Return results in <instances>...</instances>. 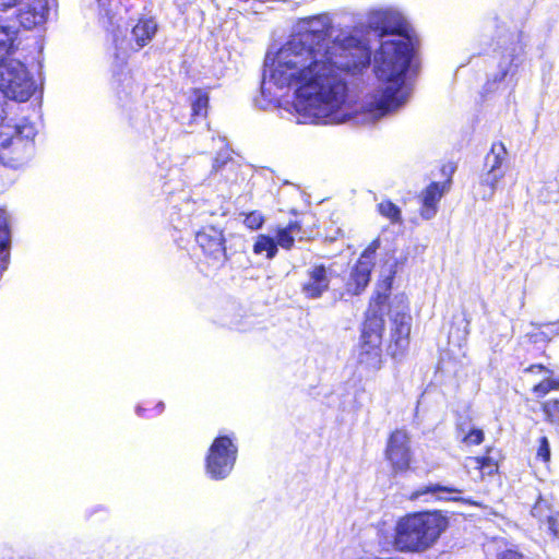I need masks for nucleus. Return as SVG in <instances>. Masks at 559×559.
I'll return each mask as SVG.
<instances>
[{
  "instance_id": "obj_1",
  "label": "nucleus",
  "mask_w": 559,
  "mask_h": 559,
  "mask_svg": "<svg viewBox=\"0 0 559 559\" xmlns=\"http://www.w3.org/2000/svg\"><path fill=\"white\" fill-rule=\"evenodd\" d=\"M333 33L326 14L302 19L270 64V79L276 86L296 87L288 111L297 123L359 121L347 94L346 76L367 69L371 52L350 33Z\"/></svg>"
},
{
  "instance_id": "obj_2",
  "label": "nucleus",
  "mask_w": 559,
  "mask_h": 559,
  "mask_svg": "<svg viewBox=\"0 0 559 559\" xmlns=\"http://www.w3.org/2000/svg\"><path fill=\"white\" fill-rule=\"evenodd\" d=\"M369 25L379 32L380 50L374 57L378 88L360 106L359 121L376 122L403 106L411 95L405 73L411 66L414 43L404 17L393 10L373 11Z\"/></svg>"
},
{
  "instance_id": "obj_3",
  "label": "nucleus",
  "mask_w": 559,
  "mask_h": 559,
  "mask_svg": "<svg viewBox=\"0 0 559 559\" xmlns=\"http://www.w3.org/2000/svg\"><path fill=\"white\" fill-rule=\"evenodd\" d=\"M447 527L448 520L440 512L408 514L396 523L394 545L401 551H425L438 540Z\"/></svg>"
},
{
  "instance_id": "obj_4",
  "label": "nucleus",
  "mask_w": 559,
  "mask_h": 559,
  "mask_svg": "<svg viewBox=\"0 0 559 559\" xmlns=\"http://www.w3.org/2000/svg\"><path fill=\"white\" fill-rule=\"evenodd\" d=\"M36 90L35 82L24 63L17 59H10L0 67L1 97L15 102H26Z\"/></svg>"
},
{
  "instance_id": "obj_5",
  "label": "nucleus",
  "mask_w": 559,
  "mask_h": 559,
  "mask_svg": "<svg viewBox=\"0 0 559 559\" xmlns=\"http://www.w3.org/2000/svg\"><path fill=\"white\" fill-rule=\"evenodd\" d=\"M237 447L226 436L217 437L210 447L205 469L212 479L226 478L234 468L237 459Z\"/></svg>"
},
{
  "instance_id": "obj_6",
  "label": "nucleus",
  "mask_w": 559,
  "mask_h": 559,
  "mask_svg": "<svg viewBox=\"0 0 559 559\" xmlns=\"http://www.w3.org/2000/svg\"><path fill=\"white\" fill-rule=\"evenodd\" d=\"M337 277L338 273L334 263H310L305 270L304 278L300 283V293L307 299H319L330 290L334 280Z\"/></svg>"
},
{
  "instance_id": "obj_7",
  "label": "nucleus",
  "mask_w": 559,
  "mask_h": 559,
  "mask_svg": "<svg viewBox=\"0 0 559 559\" xmlns=\"http://www.w3.org/2000/svg\"><path fill=\"white\" fill-rule=\"evenodd\" d=\"M15 130L10 124L0 128V159L12 168L25 164L34 153V143L14 138Z\"/></svg>"
},
{
  "instance_id": "obj_8",
  "label": "nucleus",
  "mask_w": 559,
  "mask_h": 559,
  "mask_svg": "<svg viewBox=\"0 0 559 559\" xmlns=\"http://www.w3.org/2000/svg\"><path fill=\"white\" fill-rule=\"evenodd\" d=\"M380 247V240L374 239L361 253L356 265L350 272L346 289L352 295H359L369 284L371 270L374 265L376 251Z\"/></svg>"
},
{
  "instance_id": "obj_9",
  "label": "nucleus",
  "mask_w": 559,
  "mask_h": 559,
  "mask_svg": "<svg viewBox=\"0 0 559 559\" xmlns=\"http://www.w3.org/2000/svg\"><path fill=\"white\" fill-rule=\"evenodd\" d=\"M385 457L394 474L404 473L409 468L412 452L409 437L405 430L397 429L391 433L386 443Z\"/></svg>"
},
{
  "instance_id": "obj_10",
  "label": "nucleus",
  "mask_w": 559,
  "mask_h": 559,
  "mask_svg": "<svg viewBox=\"0 0 559 559\" xmlns=\"http://www.w3.org/2000/svg\"><path fill=\"white\" fill-rule=\"evenodd\" d=\"M522 33H510L499 39L498 49L501 55L498 66L499 72L493 75L492 83L503 81L508 75L513 61L523 52L524 44L522 41Z\"/></svg>"
},
{
  "instance_id": "obj_11",
  "label": "nucleus",
  "mask_w": 559,
  "mask_h": 559,
  "mask_svg": "<svg viewBox=\"0 0 559 559\" xmlns=\"http://www.w3.org/2000/svg\"><path fill=\"white\" fill-rule=\"evenodd\" d=\"M195 241L203 252L218 263L226 260L223 231L214 226H209L195 234Z\"/></svg>"
},
{
  "instance_id": "obj_12",
  "label": "nucleus",
  "mask_w": 559,
  "mask_h": 559,
  "mask_svg": "<svg viewBox=\"0 0 559 559\" xmlns=\"http://www.w3.org/2000/svg\"><path fill=\"white\" fill-rule=\"evenodd\" d=\"M391 335L395 345L393 356H397L399 352L403 353L408 346V336L411 333L412 317L405 311V307L401 310H391Z\"/></svg>"
},
{
  "instance_id": "obj_13",
  "label": "nucleus",
  "mask_w": 559,
  "mask_h": 559,
  "mask_svg": "<svg viewBox=\"0 0 559 559\" xmlns=\"http://www.w3.org/2000/svg\"><path fill=\"white\" fill-rule=\"evenodd\" d=\"M238 179L237 164L230 157L228 152H221L212 165V171L209 177L211 183H234Z\"/></svg>"
},
{
  "instance_id": "obj_14",
  "label": "nucleus",
  "mask_w": 559,
  "mask_h": 559,
  "mask_svg": "<svg viewBox=\"0 0 559 559\" xmlns=\"http://www.w3.org/2000/svg\"><path fill=\"white\" fill-rule=\"evenodd\" d=\"M450 181L443 183L431 182L421 193L423 207L420 215L425 219L435 217L438 211V203L443 194L449 190Z\"/></svg>"
},
{
  "instance_id": "obj_15",
  "label": "nucleus",
  "mask_w": 559,
  "mask_h": 559,
  "mask_svg": "<svg viewBox=\"0 0 559 559\" xmlns=\"http://www.w3.org/2000/svg\"><path fill=\"white\" fill-rule=\"evenodd\" d=\"M464 468L473 480L478 481L485 476L493 475L498 471V463L489 455L468 456L464 461Z\"/></svg>"
},
{
  "instance_id": "obj_16",
  "label": "nucleus",
  "mask_w": 559,
  "mask_h": 559,
  "mask_svg": "<svg viewBox=\"0 0 559 559\" xmlns=\"http://www.w3.org/2000/svg\"><path fill=\"white\" fill-rule=\"evenodd\" d=\"M380 345L381 342L376 335L370 341L361 340L357 356L358 364L369 370L380 369L382 361Z\"/></svg>"
},
{
  "instance_id": "obj_17",
  "label": "nucleus",
  "mask_w": 559,
  "mask_h": 559,
  "mask_svg": "<svg viewBox=\"0 0 559 559\" xmlns=\"http://www.w3.org/2000/svg\"><path fill=\"white\" fill-rule=\"evenodd\" d=\"M532 515L536 518L540 523L546 524L548 532L554 537H559V512L555 510L547 500L539 498L532 508Z\"/></svg>"
},
{
  "instance_id": "obj_18",
  "label": "nucleus",
  "mask_w": 559,
  "mask_h": 559,
  "mask_svg": "<svg viewBox=\"0 0 559 559\" xmlns=\"http://www.w3.org/2000/svg\"><path fill=\"white\" fill-rule=\"evenodd\" d=\"M157 29L152 19L140 20L131 29L130 41H134L132 49L139 50L151 41Z\"/></svg>"
},
{
  "instance_id": "obj_19",
  "label": "nucleus",
  "mask_w": 559,
  "mask_h": 559,
  "mask_svg": "<svg viewBox=\"0 0 559 559\" xmlns=\"http://www.w3.org/2000/svg\"><path fill=\"white\" fill-rule=\"evenodd\" d=\"M506 173H497L483 170L479 176V182L476 188V193L484 201H490L495 197L497 186L504 177Z\"/></svg>"
},
{
  "instance_id": "obj_20",
  "label": "nucleus",
  "mask_w": 559,
  "mask_h": 559,
  "mask_svg": "<svg viewBox=\"0 0 559 559\" xmlns=\"http://www.w3.org/2000/svg\"><path fill=\"white\" fill-rule=\"evenodd\" d=\"M306 233L301 229L298 222H292L286 227L280 228L276 233V247L280 246L283 249L289 250L296 239L302 240Z\"/></svg>"
},
{
  "instance_id": "obj_21",
  "label": "nucleus",
  "mask_w": 559,
  "mask_h": 559,
  "mask_svg": "<svg viewBox=\"0 0 559 559\" xmlns=\"http://www.w3.org/2000/svg\"><path fill=\"white\" fill-rule=\"evenodd\" d=\"M507 157V148L503 143H493L485 157L484 169L489 171L506 173L502 165Z\"/></svg>"
},
{
  "instance_id": "obj_22",
  "label": "nucleus",
  "mask_w": 559,
  "mask_h": 559,
  "mask_svg": "<svg viewBox=\"0 0 559 559\" xmlns=\"http://www.w3.org/2000/svg\"><path fill=\"white\" fill-rule=\"evenodd\" d=\"M454 492H461V491L455 488L444 487V486H440V485H427V486L420 487L417 490L413 491L409 495V500H412V501L419 500L421 497L429 495V496L436 497V499H438V500L444 499V500L459 501L460 499L456 497L448 498V497L442 496V493H454Z\"/></svg>"
},
{
  "instance_id": "obj_23",
  "label": "nucleus",
  "mask_w": 559,
  "mask_h": 559,
  "mask_svg": "<svg viewBox=\"0 0 559 559\" xmlns=\"http://www.w3.org/2000/svg\"><path fill=\"white\" fill-rule=\"evenodd\" d=\"M15 35L12 27L0 24V67L12 59Z\"/></svg>"
},
{
  "instance_id": "obj_24",
  "label": "nucleus",
  "mask_w": 559,
  "mask_h": 559,
  "mask_svg": "<svg viewBox=\"0 0 559 559\" xmlns=\"http://www.w3.org/2000/svg\"><path fill=\"white\" fill-rule=\"evenodd\" d=\"M383 325L384 321L381 317L376 313H368L364 323L361 340L370 341L376 335L378 341L381 342Z\"/></svg>"
},
{
  "instance_id": "obj_25",
  "label": "nucleus",
  "mask_w": 559,
  "mask_h": 559,
  "mask_svg": "<svg viewBox=\"0 0 559 559\" xmlns=\"http://www.w3.org/2000/svg\"><path fill=\"white\" fill-rule=\"evenodd\" d=\"M26 5L35 14L33 19L37 21L38 25L47 21L50 11V0H29Z\"/></svg>"
},
{
  "instance_id": "obj_26",
  "label": "nucleus",
  "mask_w": 559,
  "mask_h": 559,
  "mask_svg": "<svg viewBox=\"0 0 559 559\" xmlns=\"http://www.w3.org/2000/svg\"><path fill=\"white\" fill-rule=\"evenodd\" d=\"M253 251L257 254L265 252L266 258L272 259L277 252V247L275 240L272 237L259 235L254 242Z\"/></svg>"
},
{
  "instance_id": "obj_27",
  "label": "nucleus",
  "mask_w": 559,
  "mask_h": 559,
  "mask_svg": "<svg viewBox=\"0 0 559 559\" xmlns=\"http://www.w3.org/2000/svg\"><path fill=\"white\" fill-rule=\"evenodd\" d=\"M209 95L206 92L195 90L191 99V109L193 117H204L207 111Z\"/></svg>"
},
{
  "instance_id": "obj_28",
  "label": "nucleus",
  "mask_w": 559,
  "mask_h": 559,
  "mask_svg": "<svg viewBox=\"0 0 559 559\" xmlns=\"http://www.w3.org/2000/svg\"><path fill=\"white\" fill-rule=\"evenodd\" d=\"M378 212L385 218L390 219L391 223H402L401 210L397 205L392 203L390 200H383L378 204Z\"/></svg>"
},
{
  "instance_id": "obj_29",
  "label": "nucleus",
  "mask_w": 559,
  "mask_h": 559,
  "mask_svg": "<svg viewBox=\"0 0 559 559\" xmlns=\"http://www.w3.org/2000/svg\"><path fill=\"white\" fill-rule=\"evenodd\" d=\"M11 242L8 213L0 209V253H7V247Z\"/></svg>"
},
{
  "instance_id": "obj_30",
  "label": "nucleus",
  "mask_w": 559,
  "mask_h": 559,
  "mask_svg": "<svg viewBox=\"0 0 559 559\" xmlns=\"http://www.w3.org/2000/svg\"><path fill=\"white\" fill-rule=\"evenodd\" d=\"M548 423L559 426V400H548L542 405Z\"/></svg>"
},
{
  "instance_id": "obj_31",
  "label": "nucleus",
  "mask_w": 559,
  "mask_h": 559,
  "mask_svg": "<svg viewBox=\"0 0 559 559\" xmlns=\"http://www.w3.org/2000/svg\"><path fill=\"white\" fill-rule=\"evenodd\" d=\"M552 390H559V380L552 379L550 376L533 388V392L537 397H544Z\"/></svg>"
},
{
  "instance_id": "obj_32",
  "label": "nucleus",
  "mask_w": 559,
  "mask_h": 559,
  "mask_svg": "<svg viewBox=\"0 0 559 559\" xmlns=\"http://www.w3.org/2000/svg\"><path fill=\"white\" fill-rule=\"evenodd\" d=\"M15 132L14 138L19 140H28L33 142L37 131L34 124L32 123H23L20 126H11Z\"/></svg>"
},
{
  "instance_id": "obj_33",
  "label": "nucleus",
  "mask_w": 559,
  "mask_h": 559,
  "mask_svg": "<svg viewBox=\"0 0 559 559\" xmlns=\"http://www.w3.org/2000/svg\"><path fill=\"white\" fill-rule=\"evenodd\" d=\"M35 14L31 11V9L26 5L24 9L20 10L19 13V21L20 24L26 28L31 29L38 25L37 21H35L33 17Z\"/></svg>"
},
{
  "instance_id": "obj_34",
  "label": "nucleus",
  "mask_w": 559,
  "mask_h": 559,
  "mask_svg": "<svg viewBox=\"0 0 559 559\" xmlns=\"http://www.w3.org/2000/svg\"><path fill=\"white\" fill-rule=\"evenodd\" d=\"M484 440V431L481 429L472 428L466 435H464L462 441L466 445H478Z\"/></svg>"
},
{
  "instance_id": "obj_35",
  "label": "nucleus",
  "mask_w": 559,
  "mask_h": 559,
  "mask_svg": "<svg viewBox=\"0 0 559 559\" xmlns=\"http://www.w3.org/2000/svg\"><path fill=\"white\" fill-rule=\"evenodd\" d=\"M243 223L250 229H258L263 225L264 218L260 212L254 211L246 215Z\"/></svg>"
},
{
  "instance_id": "obj_36",
  "label": "nucleus",
  "mask_w": 559,
  "mask_h": 559,
  "mask_svg": "<svg viewBox=\"0 0 559 559\" xmlns=\"http://www.w3.org/2000/svg\"><path fill=\"white\" fill-rule=\"evenodd\" d=\"M550 444L547 437H542L539 439V445L537 449L536 456L540 459L543 462L548 463L550 461Z\"/></svg>"
},
{
  "instance_id": "obj_37",
  "label": "nucleus",
  "mask_w": 559,
  "mask_h": 559,
  "mask_svg": "<svg viewBox=\"0 0 559 559\" xmlns=\"http://www.w3.org/2000/svg\"><path fill=\"white\" fill-rule=\"evenodd\" d=\"M555 330V326L550 330V332H539L534 334L532 337L534 338V342H549L551 341V337L555 335L552 331Z\"/></svg>"
},
{
  "instance_id": "obj_38",
  "label": "nucleus",
  "mask_w": 559,
  "mask_h": 559,
  "mask_svg": "<svg viewBox=\"0 0 559 559\" xmlns=\"http://www.w3.org/2000/svg\"><path fill=\"white\" fill-rule=\"evenodd\" d=\"M497 559H522V555L515 550L508 549L499 554Z\"/></svg>"
},
{
  "instance_id": "obj_39",
  "label": "nucleus",
  "mask_w": 559,
  "mask_h": 559,
  "mask_svg": "<svg viewBox=\"0 0 559 559\" xmlns=\"http://www.w3.org/2000/svg\"><path fill=\"white\" fill-rule=\"evenodd\" d=\"M525 372H535V371H545L548 374H552V371L547 369L545 366L537 364V365H531L530 367L525 368Z\"/></svg>"
},
{
  "instance_id": "obj_40",
  "label": "nucleus",
  "mask_w": 559,
  "mask_h": 559,
  "mask_svg": "<svg viewBox=\"0 0 559 559\" xmlns=\"http://www.w3.org/2000/svg\"><path fill=\"white\" fill-rule=\"evenodd\" d=\"M21 0H0V10L4 11L7 9L15 7Z\"/></svg>"
},
{
  "instance_id": "obj_41",
  "label": "nucleus",
  "mask_w": 559,
  "mask_h": 559,
  "mask_svg": "<svg viewBox=\"0 0 559 559\" xmlns=\"http://www.w3.org/2000/svg\"><path fill=\"white\" fill-rule=\"evenodd\" d=\"M9 248H10V243L8 245L7 247V253H9ZM9 258V254L5 255V253H0V264H1V269L4 270L5 269V265H7V260Z\"/></svg>"
},
{
  "instance_id": "obj_42",
  "label": "nucleus",
  "mask_w": 559,
  "mask_h": 559,
  "mask_svg": "<svg viewBox=\"0 0 559 559\" xmlns=\"http://www.w3.org/2000/svg\"><path fill=\"white\" fill-rule=\"evenodd\" d=\"M109 20H110V23H111L112 25H115V24H116V25H117V28H120V23H119V22H120L121 17H119L118 20H116V21H115V15H114V16H109Z\"/></svg>"
},
{
  "instance_id": "obj_43",
  "label": "nucleus",
  "mask_w": 559,
  "mask_h": 559,
  "mask_svg": "<svg viewBox=\"0 0 559 559\" xmlns=\"http://www.w3.org/2000/svg\"><path fill=\"white\" fill-rule=\"evenodd\" d=\"M550 325H551V326H555V330L552 331V333H554L555 335H559V321H558V322H556V323H552V324H550Z\"/></svg>"
},
{
  "instance_id": "obj_44",
  "label": "nucleus",
  "mask_w": 559,
  "mask_h": 559,
  "mask_svg": "<svg viewBox=\"0 0 559 559\" xmlns=\"http://www.w3.org/2000/svg\"><path fill=\"white\" fill-rule=\"evenodd\" d=\"M141 411H142V408L138 407L136 412H138L139 415L141 414Z\"/></svg>"
}]
</instances>
